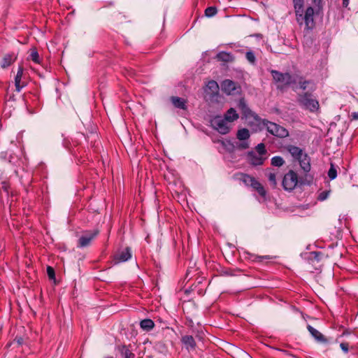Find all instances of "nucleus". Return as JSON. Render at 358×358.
Here are the masks:
<instances>
[{"mask_svg": "<svg viewBox=\"0 0 358 358\" xmlns=\"http://www.w3.org/2000/svg\"><path fill=\"white\" fill-rule=\"evenodd\" d=\"M323 4L322 0H311V5L310 6L313 7L316 14H320L323 9Z\"/></svg>", "mask_w": 358, "mask_h": 358, "instance_id": "nucleus-24", "label": "nucleus"}, {"mask_svg": "<svg viewBox=\"0 0 358 358\" xmlns=\"http://www.w3.org/2000/svg\"><path fill=\"white\" fill-rule=\"evenodd\" d=\"M219 86L217 82L214 80L209 81L205 88V92L207 94L217 96L218 94Z\"/></svg>", "mask_w": 358, "mask_h": 358, "instance_id": "nucleus-12", "label": "nucleus"}, {"mask_svg": "<svg viewBox=\"0 0 358 358\" xmlns=\"http://www.w3.org/2000/svg\"><path fill=\"white\" fill-rule=\"evenodd\" d=\"M241 179L245 185L251 186L253 189L257 190V192L262 196H265L266 190L264 189L262 185L259 182H258L255 178L247 174H243L241 176Z\"/></svg>", "mask_w": 358, "mask_h": 358, "instance_id": "nucleus-3", "label": "nucleus"}, {"mask_svg": "<svg viewBox=\"0 0 358 358\" xmlns=\"http://www.w3.org/2000/svg\"><path fill=\"white\" fill-rule=\"evenodd\" d=\"M271 74L274 80L278 83V87L282 88L291 84L294 80L289 73H282L277 71H272Z\"/></svg>", "mask_w": 358, "mask_h": 358, "instance_id": "nucleus-6", "label": "nucleus"}, {"mask_svg": "<svg viewBox=\"0 0 358 358\" xmlns=\"http://www.w3.org/2000/svg\"><path fill=\"white\" fill-rule=\"evenodd\" d=\"M255 152L264 156L266 155V150H265L264 144H263V143L258 144L256 147Z\"/></svg>", "mask_w": 358, "mask_h": 358, "instance_id": "nucleus-30", "label": "nucleus"}, {"mask_svg": "<svg viewBox=\"0 0 358 358\" xmlns=\"http://www.w3.org/2000/svg\"><path fill=\"white\" fill-rule=\"evenodd\" d=\"M349 1L350 0H343V6L347 7L349 4Z\"/></svg>", "mask_w": 358, "mask_h": 358, "instance_id": "nucleus-41", "label": "nucleus"}, {"mask_svg": "<svg viewBox=\"0 0 358 358\" xmlns=\"http://www.w3.org/2000/svg\"><path fill=\"white\" fill-rule=\"evenodd\" d=\"M182 342L185 345L187 349H194L196 343L194 338L192 336H185L182 338Z\"/></svg>", "mask_w": 358, "mask_h": 358, "instance_id": "nucleus-18", "label": "nucleus"}, {"mask_svg": "<svg viewBox=\"0 0 358 358\" xmlns=\"http://www.w3.org/2000/svg\"><path fill=\"white\" fill-rule=\"evenodd\" d=\"M287 150L296 160H298L305 152L302 149L294 145H287Z\"/></svg>", "mask_w": 358, "mask_h": 358, "instance_id": "nucleus-14", "label": "nucleus"}, {"mask_svg": "<svg viewBox=\"0 0 358 358\" xmlns=\"http://www.w3.org/2000/svg\"><path fill=\"white\" fill-rule=\"evenodd\" d=\"M267 176H268V179L270 185L273 187H275L276 185H277L276 174L275 173H273V172H268L267 173Z\"/></svg>", "mask_w": 358, "mask_h": 358, "instance_id": "nucleus-27", "label": "nucleus"}, {"mask_svg": "<svg viewBox=\"0 0 358 358\" xmlns=\"http://www.w3.org/2000/svg\"><path fill=\"white\" fill-rule=\"evenodd\" d=\"M17 343H18L19 344H21V343H22V339H18V340H17Z\"/></svg>", "mask_w": 358, "mask_h": 358, "instance_id": "nucleus-43", "label": "nucleus"}, {"mask_svg": "<svg viewBox=\"0 0 358 358\" xmlns=\"http://www.w3.org/2000/svg\"><path fill=\"white\" fill-rule=\"evenodd\" d=\"M328 176L331 180H334L336 178V170L333 167L332 165L328 171Z\"/></svg>", "mask_w": 358, "mask_h": 358, "instance_id": "nucleus-31", "label": "nucleus"}, {"mask_svg": "<svg viewBox=\"0 0 358 358\" xmlns=\"http://www.w3.org/2000/svg\"><path fill=\"white\" fill-rule=\"evenodd\" d=\"M2 188L5 190H7V185L6 182H2Z\"/></svg>", "mask_w": 358, "mask_h": 358, "instance_id": "nucleus-42", "label": "nucleus"}, {"mask_svg": "<svg viewBox=\"0 0 358 358\" xmlns=\"http://www.w3.org/2000/svg\"><path fill=\"white\" fill-rule=\"evenodd\" d=\"M299 103L303 106L306 109L310 111H315L319 108V103L317 100L311 98L310 94L305 93L304 94L299 95Z\"/></svg>", "mask_w": 358, "mask_h": 358, "instance_id": "nucleus-5", "label": "nucleus"}, {"mask_svg": "<svg viewBox=\"0 0 358 358\" xmlns=\"http://www.w3.org/2000/svg\"><path fill=\"white\" fill-rule=\"evenodd\" d=\"M29 57L33 62H34L36 64H38L40 62L38 53L35 49L31 50Z\"/></svg>", "mask_w": 358, "mask_h": 358, "instance_id": "nucleus-28", "label": "nucleus"}, {"mask_svg": "<svg viewBox=\"0 0 358 358\" xmlns=\"http://www.w3.org/2000/svg\"><path fill=\"white\" fill-rule=\"evenodd\" d=\"M328 196V192H322L320 195H319V199L320 201H324V199H326Z\"/></svg>", "mask_w": 358, "mask_h": 358, "instance_id": "nucleus-38", "label": "nucleus"}, {"mask_svg": "<svg viewBox=\"0 0 358 358\" xmlns=\"http://www.w3.org/2000/svg\"><path fill=\"white\" fill-rule=\"evenodd\" d=\"M47 273L50 279L54 280L55 278V270L51 266H48Z\"/></svg>", "mask_w": 358, "mask_h": 358, "instance_id": "nucleus-33", "label": "nucleus"}, {"mask_svg": "<svg viewBox=\"0 0 358 358\" xmlns=\"http://www.w3.org/2000/svg\"><path fill=\"white\" fill-rule=\"evenodd\" d=\"M351 117L352 120H358V112L352 113Z\"/></svg>", "mask_w": 358, "mask_h": 358, "instance_id": "nucleus-39", "label": "nucleus"}, {"mask_svg": "<svg viewBox=\"0 0 358 358\" xmlns=\"http://www.w3.org/2000/svg\"><path fill=\"white\" fill-rule=\"evenodd\" d=\"M122 353L124 358H134V354H132L128 349L125 348H123Z\"/></svg>", "mask_w": 358, "mask_h": 358, "instance_id": "nucleus-34", "label": "nucleus"}, {"mask_svg": "<svg viewBox=\"0 0 358 358\" xmlns=\"http://www.w3.org/2000/svg\"><path fill=\"white\" fill-rule=\"evenodd\" d=\"M216 13L217 9L215 7H208L205 10V15L208 17L214 16Z\"/></svg>", "mask_w": 358, "mask_h": 358, "instance_id": "nucleus-29", "label": "nucleus"}, {"mask_svg": "<svg viewBox=\"0 0 358 358\" xmlns=\"http://www.w3.org/2000/svg\"><path fill=\"white\" fill-rule=\"evenodd\" d=\"M318 256H319V255H318V253H317V252H311V253H310V257H314V258H315V259H317V258H318Z\"/></svg>", "mask_w": 358, "mask_h": 358, "instance_id": "nucleus-40", "label": "nucleus"}, {"mask_svg": "<svg viewBox=\"0 0 358 358\" xmlns=\"http://www.w3.org/2000/svg\"><path fill=\"white\" fill-rule=\"evenodd\" d=\"M171 101L175 107L178 108H182V109L185 108V101L183 99L173 96L171 98Z\"/></svg>", "mask_w": 358, "mask_h": 358, "instance_id": "nucleus-23", "label": "nucleus"}, {"mask_svg": "<svg viewBox=\"0 0 358 358\" xmlns=\"http://www.w3.org/2000/svg\"><path fill=\"white\" fill-rule=\"evenodd\" d=\"M228 143L231 146V151L244 150L250 147L249 141H241L234 139L233 141H229Z\"/></svg>", "mask_w": 358, "mask_h": 358, "instance_id": "nucleus-10", "label": "nucleus"}, {"mask_svg": "<svg viewBox=\"0 0 358 358\" xmlns=\"http://www.w3.org/2000/svg\"><path fill=\"white\" fill-rule=\"evenodd\" d=\"M216 57L218 60L226 62L233 60V57L229 53H227L225 52H221L218 53Z\"/></svg>", "mask_w": 358, "mask_h": 358, "instance_id": "nucleus-25", "label": "nucleus"}, {"mask_svg": "<svg viewBox=\"0 0 358 358\" xmlns=\"http://www.w3.org/2000/svg\"><path fill=\"white\" fill-rule=\"evenodd\" d=\"M98 230H94L92 231L85 233L79 238V245L80 247H86L89 245L91 241L98 235Z\"/></svg>", "mask_w": 358, "mask_h": 358, "instance_id": "nucleus-8", "label": "nucleus"}, {"mask_svg": "<svg viewBox=\"0 0 358 358\" xmlns=\"http://www.w3.org/2000/svg\"><path fill=\"white\" fill-rule=\"evenodd\" d=\"M294 7L300 9V6H303V0H293Z\"/></svg>", "mask_w": 358, "mask_h": 358, "instance_id": "nucleus-35", "label": "nucleus"}, {"mask_svg": "<svg viewBox=\"0 0 358 358\" xmlns=\"http://www.w3.org/2000/svg\"><path fill=\"white\" fill-rule=\"evenodd\" d=\"M106 358H113V357H106Z\"/></svg>", "mask_w": 358, "mask_h": 358, "instance_id": "nucleus-44", "label": "nucleus"}, {"mask_svg": "<svg viewBox=\"0 0 358 358\" xmlns=\"http://www.w3.org/2000/svg\"><path fill=\"white\" fill-rule=\"evenodd\" d=\"M266 157L257 154L254 151L249 152L248 154V162L254 166L262 165Z\"/></svg>", "mask_w": 358, "mask_h": 358, "instance_id": "nucleus-9", "label": "nucleus"}, {"mask_svg": "<svg viewBox=\"0 0 358 358\" xmlns=\"http://www.w3.org/2000/svg\"><path fill=\"white\" fill-rule=\"evenodd\" d=\"M298 183V177L293 171H289L286 173L282 180V186L285 189L290 191L294 189Z\"/></svg>", "mask_w": 358, "mask_h": 358, "instance_id": "nucleus-7", "label": "nucleus"}, {"mask_svg": "<svg viewBox=\"0 0 358 358\" xmlns=\"http://www.w3.org/2000/svg\"><path fill=\"white\" fill-rule=\"evenodd\" d=\"M340 346L344 352L347 353L348 352V343H341Z\"/></svg>", "mask_w": 358, "mask_h": 358, "instance_id": "nucleus-37", "label": "nucleus"}, {"mask_svg": "<svg viewBox=\"0 0 358 358\" xmlns=\"http://www.w3.org/2000/svg\"><path fill=\"white\" fill-rule=\"evenodd\" d=\"M296 20L299 25L305 24L308 30L313 29L315 27L314 15L316 14L313 6H308L306 10L303 6L300 9L295 8Z\"/></svg>", "mask_w": 358, "mask_h": 358, "instance_id": "nucleus-2", "label": "nucleus"}, {"mask_svg": "<svg viewBox=\"0 0 358 358\" xmlns=\"http://www.w3.org/2000/svg\"><path fill=\"white\" fill-rule=\"evenodd\" d=\"M228 122H234L238 118V115L234 108L229 109L224 117Z\"/></svg>", "mask_w": 358, "mask_h": 358, "instance_id": "nucleus-19", "label": "nucleus"}, {"mask_svg": "<svg viewBox=\"0 0 358 358\" xmlns=\"http://www.w3.org/2000/svg\"><path fill=\"white\" fill-rule=\"evenodd\" d=\"M131 257L130 249L127 248L115 257L117 262H126Z\"/></svg>", "mask_w": 358, "mask_h": 358, "instance_id": "nucleus-15", "label": "nucleus"}, {"mask_svg": "<svg viewBox=\"0 0 358 358\" xmlns=\"http://www.w3.org/2000/svg\"><path fill=\"white\" fill-rule=\"evenodd\" d=\"M308 329L310 334L318 342H321V343H326L327 342V339L324 338V336L320 331H318L317 329H315V328H313V327H311L310 325L308 327Z\"/></svg>", "mask_w": 358, "mask_h": 358, "instance_id": "nucleus-16", "label": "nucleus"}, {"mask_svg": "<svg viewBox=\"0 0 358 358\" xmlns=\"http://www.w3.org/2000/svg\"><path fill=\"white\" fill-rule=\"evenodd\" d=\"M250 132L247 129H241L237 131L236 138L241 141H249Z\"/></svg>", "mask_w": 358, "mask_h": 358, "instance_id": "nucleus-20", "label": "nucleus"}, {"mask_svg": "<svg viewBox=\"0 0 358 358\" xmlns=\"http://www.w3.org/2000/svg\"><path fill=\"white\" fill-rule=\"evenodd\" d=\"M238 106L241 109L245 118H253L259 124H262L263 128H266L272 135L279 138H285L288 136L289 132L283 127H281L274 122L259 118L257 115L252 113L251 110L248 108L243 99L240 100Z\"/></svg>", "mask_w": 358, "mask_h": 358, "instance_id": "nucleus-1", "label": "nucleus"}, {"mask_svg": "<svg viewBox=\"0 0 358 358\" xmlns=\"http://www.w3.org/2000/svg\"><path fill=\"white\" fill-rule=\"evenodd\" d=\"M140 326L143 330L148 331L153 329L155 323L150 319H145L140 322Z\"/></svg>", "mask_w": 358, "mask_h": 358, "instance_id": "nucleus-21", "label": "nucleus"}, {"mask_svg": "<svg viewBox=\"0 0 358 358\" xmlns=\"http://www.w3.org/2000/svg\"><path fill=\"white\" fill-rule=\"evenodd\" d=\"M284 163H285V161L281 157L275 156L271 159V164L273 166L279 167V166H282Z\"/></svg>", "mask_w": 358, "mask_h": 358, "instance_id": "nucleus-26", "label": "nucleus"}, {"mask_svg": "<svg viewBox=\"0 0 358 358\" xmlns=\"http://www.w3.org/2000/svg\"><path fill=\"white\" fill-rule=\"evenodd\" d=\"M15 60V57H13L12 55H6L2 60V62L1 63V66L2 68H6L9 66Z\"/></svg>", "mask_w": 358, "mask_h": 358, "instance_id": "nucleus-22", "label": "nucleus"}, {"mask_svg": "<svg viewBox=\"0 0 358 358\" xmlns=\"http://www.w3.org/2000/svg\"><path fill=\"white\" fill-rule=\"evenodd\" d=\"M246 59L249 62L254 64L255 62V56L253 52H248L245 55Z\"/></svg>", "mask_w": 358, "mask_h": 358, "instance_id": "nucleus-32", "label": "nucleus"}, {"mask_svg": "<svg viewBox=\"0 0 358 358\" xmlns=\"http://www.w3.org/2000/svg\"><path fill=\"white\" fill-rule=\"evenodd\" d=\"M222 90L229 95L232 94L236 90V84L230 80H226L222 83Z\"/></svg>", "mask_w": 358, "mask_h": 358, "instance_id": "nucleus-11", "label": "nucleus"}, {"mask_svg": "<svg viewBox=\"0 0 358 358\" xmlns=\"http://www.w3.org/2000/svg\"><path fill=\"white\" fill-rule=\"evenodd\" d=\"M211 126L218 132L222 134L229 131V122L221 116H216L210 121Z\"/></svg>", "mask_w": 358, "mask_h": 358, "instance_id": "nucleus-4", "label": "nucleus"}, {"mask_svg": "<svg viewBox=\"0 0 358 358\" xmlns=\"http://www.w3.org/2000/svg\"><path fill=\"white\" fill-rule=\"evenodd\" d=\"M310 83L308 81H306V80H301L299 81V87L302 90H306L308 87V85Z\"/></svg>", "mask_w": 358, "mask_h": 358, "instance_id": "nucleus-36", "label": "nucleus"}, {"mask_svg": "<svg viewBox=\"0 0 358 358\" xmlns=\"http://www.w3.org/2000/svg\"><path fill=\"white\" fill-rule=\"evenodd\" d=\"M301 168L304 172H309L310 170V159L306 153L302 155V156L298 159Z\"/></svg>", "mask_w": 358, "mask_h": 358, "instance_id": "nucleus-13", "label": "nucleus"}, {"mask_svg": "<svg viewBox=\"0 0 358 358\" xmlns=\"http://www.w3.org/2000/svg\"><path fill=\"white\" fill-rule=\"evenodd\" d=\"M23 74V67L20 66L17 72V74L15 78V85L16 88V91L20 92L21 89L23 87V85H20L21 79Z\"/></svg>", "mask_w": 358, "mask_h": 358, "instance_id": "nucleus-17", "label": "nucleus"}]
</instances>
